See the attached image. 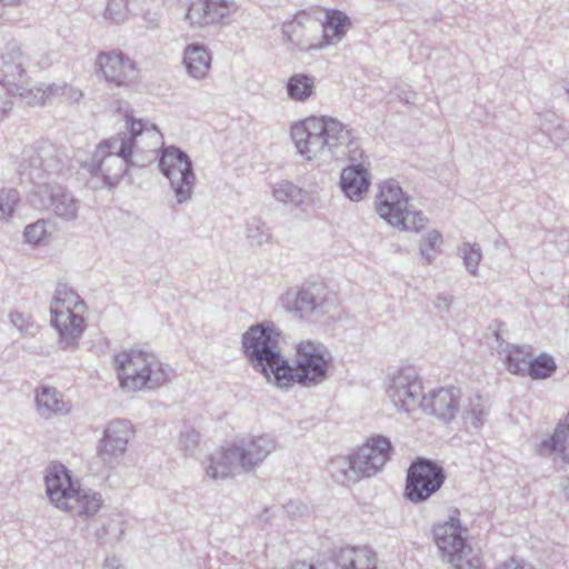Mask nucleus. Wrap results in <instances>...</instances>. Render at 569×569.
Listing matches in <instances>:
<instances>
[{"instance_id":"20e7f679","label":"nucleus","mask_w":569,"mask_h":569,"mask_svg":"<svg viewBox=\"0 0 569 569\" xmlns=\"http://www.w3.org/2000/svg\"><path fill=\"white\" fill-rule=\"evenodd\" d=\"M46 491L49 500L59 509L73 516L91 517L101 508L99 493L81 489L73 481L71 471L61 463L51 465L46 469Z\"/></svg>"},{"instance_id":"49530a36","label":"nucleus","mask_w":569,"mask_h":569,"mask_svg":"<svg viewBox=\"0 0 569 569\" xmlns=\"http://www.w3.org/2000/svg\"><path fill=\"white\" fill-rule=\"evenodd\" d=\"M283 512L290 518L302 517L307 511V506L297 500H290L282 506Z\"/></svg>"},{"instance_id":"4468645a","label":"nucleus","mask_w":569,"mask_h":569,"mask_svg":"<svg viewBox=\"0 0 569 569\" xmlns=\"http://www.w3.org/2000/svg\"><path fill=\"white\" fill-rule=\"evenodd\" d=\"M387 395L392 403L407 413L420 408L423 398V387L413 367L400 368L387 387Z\"/></svg>"},{"instance_id":"f257e3e1","label":"nucleus","mask_w":569,"mask_h":569,"mask_svg":"<svg viewBox=\"0 0 569 569\" xmlns=\"http://www.w3.org/2000/svg\"><path fill=\"white\" fill-rule=\"evenodd\" d=\"M291 139L307 160L347 157L352 163L341 171V191L351 201L361 200L368 192L371 184L369 170L362 163H356L362 159L363 151L352 130L342 122L326 116L309 117L291 126Z\"/></svg>"},{"instance_id":"603ef678","label":"nucleus","mask_w":569,"mask_h":569,"mask_svg":"<svg viewBox=\"0 0 569 569\" xmlns=\"http://www.w3.org/2000/svg\"><path fill=\"white\" fill-rule=\"evenodd\" d=\"M497 569H525L523 566H521V563L515 559V558H511L510 560L499 565L497 567Z\"/></svg>"},{"instance_id":"f704fd0d","label":"nucleus","mask_w":569,"mask_h":569,"mask_svg":"<svg viewBox=\"0 0 569 569\" xmlns=\"http://www.w3.org/2000/svg\"><path fill=\"white\" fill-rule=\"evenodd\" d=\"M273 197L278 201L300 206L305 201L306 192L290 181H282L274 187Z\"/></svg>"},{"instance_id":"c85d7f7f","label":"nucleus","mask_w":569,"mask_h":569,"mask_svg":"<svg viewBox=\"0 0 569 569\" xmlns=\"http://www.w3.org/2000/svg\"><path fill=\"white\" fill-rule=\"evenodd\" d=\"M287 96L295 102H306L316 94V78L308 73H295L286 83Z\"/></svg>"},{"instance_id":"a19ab883","label":"nucleus","mask_w":569,"mask_h":569,"mask_svg":"<svg viewBox=\"0 0 569 569\" xmlns=\"http://www.w3.org/2000/svg\"><path fill=\"white\" fill-rule=\"evenodd\" d=\"M128 0H109L104 10V19L119 24L128 19Z\"/></svg>"},{"instance_id":"de8ad7c7","label":"nucleus","mask_w":569,"mask_h":569,"mask_svg":"<svg viewBox=\"0 0 569 569\" xmlns=\"http://www.w3.org/2000/svg\"><path fill=\"white\" fill-rule=\"evenodd\" d=\"M62 97H64L69 102H79L83 97V93L78 88L64 83Z\"/></svg>"},{"instance_id":"7ed1b4c3","label":"nucleus","mask_w":569,"mask_h":569,"mask_svg":"<svg viewBox=\"0 0 569 569\" xmlns=\"http://www.w3.org/2000/svg\"><path fill=\"white\" fill-rule=\"evenodd\" d=\"M297 359L293 365L283 357L280 365L272 368L273 382L280 389H289L295 385L310 388L327 379L332 360L330 351L320 342L301 341L297 346Z\"/></svg>"},{"instance_id":"ea45409f","label":"nucleus","mask_w":569,"mask_h":569,"mask_svg":"<svg viewBox=\"0 0 569 569\" xmlns=\"http://www.w3.org/2000/svg\"><path fill=\"white\" fill-rule=\"evenodd\" d=\"M49 224H51V222L43 219L28 224L23 231L26 242L40 244L46 241L47 237L50 234V231L47 228Z\"/></svg>"},{"instance_id":"5701e85b","label":"nucleus","mask_w":569,"mask_h":569,"mask_svg":"<svg viewBox=\"0 0 569 569\" xmlns=\"http://www.w3.org/2000/svg\"><path fill=\"white\" fill-rule=\"evenodd\" d=\"M461 391L453 386L432 390L423 395L420 408L443 422L451 421L459 411Z\"/></svg>"},{"instance_id":"6ab92c4d","label":"nucleus","mask_w":569,"mask_h":569,"mask_svg":"<svg viewBox=\"0 0 569 569\" xmlns=\"http://www.w3.org/2000/svg\"><path fill=\"white\" fill-rule=\"evenodd\" d=\"M321 23L306 11H300L291 20L282 24V34L286 43L292 49H322V44L315 42L319 33Z\"/></svg>"},{"instance_id":"9d476101","label":"nucleus","mask_w":569,"mask_h":569,"mask_svg":"<svg viewBox=\"0 0 569 569\" xmlns=\"http://www.w3.org/2000/svg\"><path fill=\"white\" fill-rule=\"evenodd\" d=\"M462 531L458 516H450L449 520L433 526V540L441 557L455 569H481V560L467 543Z\"/></svg>"},{"instance_id":"473e14b6","label":"nucleus","mask_w":569,"mask_h":569,"mask_svg":"<svg viewBox=\"0 0 569 569\" xmlns=\"http://www.w3.org/2000/svg\"><path fill=\"white\" fill-rule=\"evenodd\" d=\"M462 417L465 422L475 429H479L483 426L488 417V409L480 395L477 393L468 399V405L465 407Z\"/></svg>"},{"instance_id":"c03bdc74","label":"nucleus","mask_w":569,"mask_h":569,"mask_svg":"<svg viewBox=\"0 0 569 569\" xmlns=\"http://www.w3.org/2000/svg\"><path fill=\"white\" fill-rule=\"evenodd\" d=\"M200 441V433L194 429H186L180 432L179 446L187 456H193L198 443Z\"/></svg>"},{"instance_id":"b1692460","label":"nucleus","mask_w":569,"mask_h":569,"mask_svg":"<svg viewBox=\"0 0 569 569\" xmlns=\"http://www.w3.org/2000/svg\"><path fill=\"white\" fill-rule=\"evenodd\" d=\"M240 465L242 463L231 442L214 450L203 461L207 476L212 479H226L244 472Z\"/></svg>"},{"instance_id":"f3484780","label":"nucleus","mask_w":569,"mask_h":569,"mask_svg":"<svg viewBox=\"0 0 569 569\" xmlns=\"http://www.w3.org/2000/svg\"><path fill=\"white\" fill-rule=\"evenodd\" d=\"M237 10L233 0H192L187 7L184 20L192 28L221 27L230 22Z\"/></svg>"},{"instance_id":"bb28decb","label":"nucleus","mask_w":569,"mask_h":569,"mask_svg":"<svg viewBox=\"0 0 569 569\" xmlns=\"http://www.w3.org/2000/svg\"><path fill=\"white\" fill-rule=\"evenodd\" d=\"M320 23L322 40L318 44H322V48L339 42L351 27L350 18L339 10H328L325 21Z\"/></svg>"},{"instance_id":"9b49d317","label":"nucleus","mask_w":569,"mask_h":569,"mask_svg":"<svg viewBox=\"0 0 569 569\" xmlns=\"http://www.w3.org/2000/svg\"><path fill=\"white\" fill-rule=\"evenodd\" d=\"M409 198L396 180L385 181L377 194L378 214L392 227L419 232L425 227L426 218L421 211L409 210Z\"/></svg>"},{"instance_id":"cd10ccee","label":"nucleus","mask_w":569,"mask_h":569,"mask_svg":"<svg viewBox=\"0 0 569 569\" xmlns=\"http://www.w3.org/2000/svg\"><path fill=\"white\" fill-rule=\"evenodd\" d=\"M537 452L541 457L558 452L563 461L569 462V421L559 422L555 432L538 445Z\"/></svg>"},{"instance_id":"13d9d810","label":"nucleus","mask_w":569,"mask_h":569,"mask_svg":"<svg viewBox=\"0 0 569 569\" xmlns=\"http://www.w3.org/2000/svg\"><path fill=\"white\" fill-rule=\"evenodd\" d=\"M565 89H566V92H567V93H568V96H569V81L567 82V84H566Z\"/></svg>"},{"instance_id":"412c9836","label":"nucleus","mask_w":569,"mask_h":569,"mask_svg":"<svg viewBox=\"0 0 569 569\" xmlns=\"http://www.w3.org/2000/svg\"><path fill=\"white\" fill-rule=\"evenodd\" d=\"M96 64L109 83L117 87L127 86L133 81L137 73L136 62L120 50L101 52Z\"/></svg>"},{"instance_id":"0eeeda50","label":"nucleus","mask_w":569,"mask_h":569,"mask_svg":"<svg viewBox=\"0 0 569 569\" xmlns=\"http://www.w3.org/2000/svg\"><path fill=\"white\" fill-rule=\"evenodd\" d=\"M86 303L68 283L58 282L50 306L51 326L59 333V346L62 349H73L78 346L86 330V320L74 312L84 308Z\"/></svg>"},{"instance_id":"1a4fd4ad","label":"nucleus","mask_w":569,"mask_h":569,"mask_svg":"<svg viewBox=\"0 0 569 569\" xmlns=\"http://www.w3.org/2000/svg\"><path fill=\"white\" fill-rule=\"evenodd\" d=\"M69 161L66 149L48 140H39L23 149L19 173L38 189L40 183H51V177L61 174Z\"/></svg>"},{"instance_id":"a18cd8bd","label":"nucleus","mask_w":569,"mask_h":569,"mask_svg":"<svg viewBox=\"0 0 569 569\" xmlns=\"http://www.w3.org/2000/svg\"><path fill=\"white\" fill-rule=\"evenodd\" d=\"M14 96L18 93H13L9 86L0 80V121L11 111Z\"/></svg>"},{"instance_id":"ddd939ff","label":"nucleus","mask_w":569,"mask_h":569,"mask_svg":"<svg viewBox=\"0 0 569 569\" xmlns=\"http://www.w3.org/2000/svg\"><path fill=\"white\" fill-rule=\"evenodd\" d=\"M158 167L162 176L169 180L177 202L182 204L190 201L197 181L190 157L177 146H162Z\"/></svg>"},{"instance_id":"3c124183","label":"nucleus","mask_w":569,"mask_h":569,"mask_svg":"<svg viewBox=\"0 0 569 569\" xmlns=\"http://www.w3.org/2000/svg\"><path fill=\"white\" fill-rule=\"evenodd\" d=\"M103 568L104 569H123L119 559L114 556L106 558Z\"/></svg>"},{"instance_id":"6e6d98bb","label":"nucleus","mask_w":569,"mask_h":569,"mask_svg":"<svg viewBox=\"0 0 569 569\" xmlns=\"http://www.w3.org/2000/svg\"><path fill=\"white\" fill-rule=\"evenodd\" d=\"M20 0H0V2L4 6H14L19 2Z\"/></svg>"},{"instance_id":"4be33fe9","label":"nucleus","mask_w":569,"mask_h":569,"mask_svg":"<svg viewBox=\"0 0 569 569\" xmlns=\"http://www.w3.org/2000/svg\"><path fill=\"white\" fill-rule=\"evenodd\" d=\"M231 443L244 472L253 470L276 449V440L268 435L237 438Z\"/></svg>"},{"instance_id":"39448f33","label":"nucleus","mask_w":569,"mask_h":569,"mask_svg":"<svg viewBox=\"0 0 569 569\" xmlns=\"http://www.w3.org/2000/svg\"><path fill=\"white\" fill-rule=\"evenodd\" d=\"M393 452L391 440L383 435H373L348 457L331 462L332 477L342 485L358 478H370L382 470Z\"/></svg>"},{"instance_id":"423d86ee","label":"nucleus","mask_w":569,"mask_h":569,"mask_svg":"<svg viewBox=\"0 0 569 569\" xmlns=\"http://www.w3.org/2000/svg\"><path fill=\"white\" fill-rule=\"evenodd\" d=\"M120 387L129 391L156 389L168 382L170 369L151 353L123 350L113 358Z\"/></svg>"},{"instance_id":"a211bd4d","label":"nucleus","mask_w":569,"mask_h":569,"mask_svg":"<svg viewBox=\"0 0 569 569\" xmlns=\"http://www.w3.org/2000/svg\"><path fill=\"white\" fill-rule=\"evenodd\" d=\"M131 435L132 426L127 420L116 419L108 423L97 448L98 457L104 467L112 469L120 463Z\"/></svg>"},{"instance_id":"79ce46f5","label":"nucleus","mask_w":569,"mask_h":569,"mask_svg":"<svg viewBox=\"0 0 569 569\" xmlns=\"http://www.w3.org/2000/svg\"><path fill=\"white\" fill-rule=\"evenodd\" d=\"M10 322L20 331L23 336L34 337L39 331V327L34 323L29 315L12 311L10 312Z\"/></svg>"},{"instance_id":"4d7b16f0","label":"nucleus","mask_w":569,"mask_h":569,"mask_svg":"<svg viewBox=\"0 0 569 569\" xmlns=\"http://www.w3.org/2000/svg\"><path fill=\"white\" fill-rule=\"evenodd\" d=\"M401 100H403L406 103H410L411 102V97L406 96L405 98H401Z\"/></svg>"},{"instance_id":"393cba45","label":"nucleus","mask_w":569,"mask_h":569,"mask_svg":"<svg viewBox=\"0 0 569 569\" xmlns=\"http://www.w3.org/2000/svg\"><path fill=\"white\" fill-rule=\"evenodd\" d=\"M322 563H326L327 569H376V555L366 547H346L341 548L335 558Z\"/></svg>"},{"instance_id":"f03ea898","label":"nucleus","mask_w":569,"mask_h":569,"mask_svg":"<svg viewBox=\"0 0 569 569\" xmlns=\"http://www.w3.org/2000/svg\"><path fill=\"white\" fill-rule=\"evenodd\" d=\"M123 118L126 130L101 140L87 163L88 171L92 177L101 178L103 187H117L130 168L142 167L133 158L139 150L138 141L146 132L159 133L156 124L136 118L128 108Z\"/></svg>"},{"instance_id":"c9c22d12","label":"nucleus","mask_w":569,"mask_h":569,"mask_svg":"<svg viewBox=\"0 0 569 569\" xmlns=\"http://www.w3.org/2000/svg\"><path fill=\"white\" fill-rule=\"evenodd\" d=\"M505 363L510 373L519 376L527 375L528 361L525 359V353L521 348L513 345H508Z\"/></svg>"},{"instance_id":"c756f323","label":"nucleus","mask_w":569,"mask_h":569,"mask_svg":"<svg viewBox=\"0 0 569 569\" xmlns=\"http://www.w3.org/2000/svg\"><path fill=\"white\" fill-rule=\"evenodd\" d=\"M38 412L43 418H50L53 413L67 411L61 393L49 386H42L36 395Z\"/></svg>"},{"instance_id":"aec40b11","label":"nucleus","mask_w":569,"mask_h":569,"mask_svg":"<svg viewBox=\"0 0 569 569\" xmlns=\"http://www.w3.org/2000/svg\"><path fill=\"white\" fill-rule=\"evenodd\" d=\"M34 197L40 199V206L51 208L61 219L71 221L78 217V200L61 184L40 183L38 189L33 190Z\"/></svg>"},{"instance_id":"dca6fc26","label":"nucleus","mask_w":569,"mask_h":569,"mask_svg":"<svg viewBox=\"0 0 569 569\" xmlns=\"http://www.w3.org/2000/svg\"><path fill=\"white\" fill-rule=\"evenodd\" d=\"M328 299V289L323 282H305L297 291H288L281 297L283 308L300 318L321 315Z\"/></svg>"},{"instance_id":"6e6552de","label":"nucleus","mask_w":569,"mask_h":569,"mask_svg":"<svg viewBox=\"0 0 569 569\" xmlns=\"http://www.w3.org/2000/svg\"><path fill=\"white\" fill-rule=\"evenodd\" d=\"M280 331L272 321L251 326L242 335V351L254 370L271 382L272 368L280 365L283 356L279 349Z\"/></svg>"},{"instance_id":"7c9ffc66","label":"nucleus","mask_w":569,"mask_h":569,"mask_svg":"<svg viewBox=\"0 0 569 569\" xmlns=\"http://www.w3.org/2000/svg\"><path fill=\"white\" fill-rule=\"evenodd\" d=\"M64 83H39L28 89L21 96V99L29 104H46L51 98L62 97Z\"/></svg>"},{"instance_id":"37998d69","label":"nucleus","mask_w":569,"mask_h":569,"mask_svg":"<svg viewBox=\"0 0 569 569\" xmlns=\"http://www.w3.org/2000/svg\"><path fill=\"white\" fill-rule=\"evenodd\" d=\"M123 533L124 529L120 523H108L96 530V538L100 543L119 542Z\"/></svg>"},{"instance_id":"8fccbe9b","label":"nucleus","mask_w":569,"mask_h":569,"mask_svg":"<svg viewBox=\"0 0 569 569\" xmlns=\"http://www.w3.org/2000/svg\"><path fill=\"white\" fill-rule=\"evenodd\" d=\"M143 18L150 28H157L160 24L161 18L158 13L148 11Z\"/></svg>"},{"instance_id":"5fc2aeb1","label":"nucleus","mask_w":569,"mask_h":569,"mask_svg":"<svg viewBox=\"0 0 569 569\" xmlns=\"http://www.w3.org/2000/svg\"><path fill=\"white\" fill-rule=\"evenodd\" d=\"M563 490L567 499L569 500V477L565 480Z\"/></svg>"},{"instance_id":"e433bc0d","label":"nucleus","mask_w":569,"mask_h":569,"mask_svg":"<svg viewBox=\"0 0 569 569\" xmlns=\"http://www.w3.org/2000/svg\"><path fill=\"white\" fill-rule=\"evenodd\" d=\"M442 244V236L437 230L429 231L420 241V254L427 260V263H431L435 256L440 252V246Z\"/></svg>"},{"instance_id":"2eb2a0df","label":"nucleus","mask_w":569,"mask_h":569,"mask_svg":"<svg viewBox=\"0 0 569 569\" xmlns=\"http://www.w3.org/2000/svg\"><path fill=\"white\" fill-rule=\"evenodd\" d=\"M29 57L16 40L8 41L0 52V80L21 98L31 83L27 73Z\"/></svg>"},{"instance_id":"864d4df0","label":"nucleus","mask_w":569,"mask_h":569,"mask_svg":"<svg viewBox=\"0 0 569 569\" xmlns=\"http://www.w3.org/2000/svg\"><path fill=\"white\" fill-rule=\"evenodd\" d=\"M438 303L437 306L440 308L443 305V309L448 310L450 308L451 300L448 297L445 296H438Z\"/></svg>"},{"instance_id":"2f4dec72","label":"nucleus","mask_w":569,"mask_h":569,"mask_svg":"<svg viewBox=\"0 0 569 569\" xmlns=\"http://www.w3.org/2000/svg\"><path fill=\"white\" fill-rule=\"evenodd\" d=\"M246 238L251 247H262L272 239L271 229L258 216L246 220Z\"/></svg>"},{"instance_id":"09e8293b","label":"nucleus","mask_w":569,"mask_h":569,"mask_svg":"<svg viewBox=\"0 0 569 569\" xmlns=\"http://www.w3.org/2000/svg\"><path fill=\"white\" fill-rule=\"evenodd\" d=\"M326 567V563H322V561H319L317 563H310V562H307V561H295L292 565H291V568L290 569H327L325 568Z\"/></svg>"},{"instance_id":"a878e982","label":"nucleus","mask_w":569,"mask_h":569,"mask_svg":"<svg viewBox=\"0 0 569 569\" xmlns=\"http://www.w3.org/2000/svg\"><path fill=\"white\" fill-rule=\"evenodd\" d=\"M183 64L190 77L204 79L211 67V53L202 43H189L183 50Z\"/></svg>"},{"instance_id":"4c0bfd02","label":"nucleus","mask_w":569,"mask_h":569,"mask_svg":"<svg viewBox=\"0 0 569 569\" xmlns=\"http://www.w3.org/2000/svg\"><path fill=\"white\" fill-rule=\"evenodd\" d=\"M20 201L18 190L13 188L0 190V220L9 221Z\"/></svg>"},{"instance_id":"72a5a7b5","label":"nucleus","mask_w":569,"mask_h":569,"mask_svg":"<svg viewBox=\"0 0 569 569\" xmlns=\"http://www.w3.org/2000/svg\"><path fill=\"white\" fill-rule=\"evenodd\" d=\"M557 370L553 358L547 353H541L527 363V375L533 380H543L550 378Z\"/></svg>"},{"instance_id":"f8f14e48","label":"nucleus","mask_w":569,"mask_h":569,"mask_svg":"<svg viewBox=\"0 0 569 569\" xmlns=\"http://www.w3.org/2000/svg\"><path fill=\"white\" fill-rule=\"evenodd\" d=\"M447 473L436 460L416 457L406 471L403 498L415 505L428 501L445 485Z\"/></svg>"},{"instance_id":"58836bf2","label":"nucleus","mask_w":569,"mask_h":569,"mask_svg":"<svg viewBox=\"0 0 569 569\" xmlns=\"http://www.w3.org/2000/svg\"><path fill=\"white\" fill-rule=\"evenodd\" d=\"M460 253L463 259V263L468 272L472 276H476L478 272V266L482 258L481 248L477 243H462L460 248Z\"/></svg>"}]
</instances>
